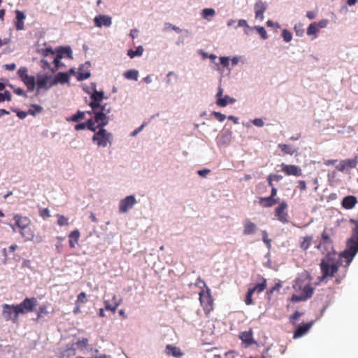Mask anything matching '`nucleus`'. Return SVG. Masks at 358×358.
Returning a JSON list of instances; mask_svg holds the SVG:
<instances>
[{
  "label": "nucleus",
  "instance_id": "f257e3e1",
  "mask_svg": "<svg viewBox=\"0 0 358 358\" xmlns=\"http://www.w3.org/2000/svg\"><path fill=\"white\" fill-rule=\"evenodd\" d=\"M293 288L296 292H299V294H292L291 297V301L299 302L304 301L312 297L314 293V288L310 283H306L303 280L297 279L295 284L293 285Z\"/></svg>",
  "mask_w": 358,
  "mask_h": 358
},
{
  "label": "nucleus",
  "instance_id": "f03ea898",
  "mask_svg": "<svg viewBox=\"0 0 358 358\" xmlns=\"http://www.w3.org/2000/svg\"><path fill=\"white\" fill-rule=\"evenodd\" d=\"M94 115V124L97 129L103 128L109 122V117L108 114L110 113V108H106V104L103 105L101 107L92 108Z\"/></svg>",
  "mask_w": 358,
  "mask_h": 358
},
{
  "label": "nucleus",
  "instance_id": "7ed1b4c3",
  "mask_svg": "<svg viewBox=\"0 0 358 358\" xmlns=\"http://www.w3.org/2000/svg\"><path fill=\"white\" fill-rule=\"evenodd\" d=\"M206 287V289H201L199 294V301L203 310L206 315H209L210 313L214 308V301L212 297L210 289L207 287L205 282L199 279Z\"/></svg>",
  "mask_w": 358,
  "mask_h": 358
},
{
  "label": "nucleus",
  "instance_id": "20e7f679",
  "mask_svg": "<svg viewBox=\"0 0 358 358\" xmlns=\"http://www.w3.org/2000/svg\"><path fill=\"white\" fill-rule=\"evenodd\" d=\"M37 304L36 298L26 297L20 304L16 305L15 317L19 316L20 314H25L34 311Z\"/></svg>",
  "mask_w": 358,
  "mask_h": 358
},
{
  "label": "nucleus",
  "instance_id": "39448f33",
  "mask_svg": "<svg viewBox=\"0 0 358 358\" xmlns=\"http://www.w3.org/2000/svg\"><path fill=\"white\" fill-rule=\"evenodd\" d=\"M92 136V141L96 143L99 147L106 148L108 144L111 143L113 135L104 128L99 129L98 131H94Z\"/></svg>",
  "mask_w": 358,
  "mask_h": 358
},
{
  "label": "nucleus",
  "instance_id": "423d86ee",
  "mask_svg": "<svg viewBox=\"0 0 358 358\" xmlns=\"http://www.w3.org/2000/svg\"><path fill=\"white\" fill-rule=\"evenodd\" d=\"M331 262V261L329 257H326L322 259L320 264L322 273V279H324L328 277H333L334 274L338 271L339 264H334Z\"/></svg>",
  "mask_w": 358,
  "mask_h": 358
},
{
  "label": "nucleus",
  "instance_id": "0eeeda50",
  "mask_svg": "<svg viewBox=\"0 0 358 358\" xmlns=\"http://www.w3.org/2000/svg\"><path fill=\"white\" fill-rule=\"evenodd\" d=\"M19 233L24 242L34 241L35 243H39L42 242L43 239V236L40 235L36 236L35 227L32 224H29L27 227H24V229H23Z\"/></svg>",
  "mask_w": 358,
  "mask_h": 358
},
{
  "label": "nucleus",
  "instance_id": "6e6552de",
  "mask_svg": "<svg viewBox=\"0 0 358 358\" xmlns=\"http://www.w3.org/2000/svg\"><path fill=\"white\" fill-rule=\"evenodd\" d=\"M14 224L12 226L14 231L20 232L24 227H28L31 224V220L26 216H22L20 214H15L13 216Z\"/></svg>",
  "mask_w": 358,
  "mask_h": 358
},
{
  "label": "nucleus",
  "instance_id": "1a4fd4ad",
  "mask_svg": "<svg viewBox=\"0 0 358 358\" xmlns=\"http://www.w3.org/2000/svg\"><path fill=\"white\" fill-rule=\"evenodd\" d=\"M358 252V242L350 238L347 243V249L342 253V257L351 262Z\"/></svg>",
  "mask_w": 358,
  "mask_h": 358
},
{
  "label": "nucleus",
  "instance_id": "9d476101",
  "mask_svg": "<svg viewBox=\"0 0 358 358\" xmlns=\"http://www.w3.org/2000/svg\"><path fill=\"white\" fill-rule=\"evenodd\" d=\"M287 207V203L285 201H282L280 203L279 206L275 209V216L278 221L283 224L288 222Z\"/></svg>",
  "mask_w": 358,
  "mask_h": 358
},
{
  "label": "nucleus",
  "instance_id": "9b49d317",
  "mask_svg": "<svg viewBox=\"0 0 358 358\" xmlns=\"http://www.w3.org/2000/svg\"><path fill=\"white\" fill-rule=\"evenodd\" d=\"M15 307L16 305L3 304L2 308V315L6 321L12 320L16 322L18 320V316L15 318Z\"/></svg>",
  "mask_w": 358,
  "mask_h": 358
},
{
  "label": "nucleus",
  "instance_id": "f8f14e48",
  "mask_svg": "<svg viewBox=\"0 0 358 358\" xmlns=\"http://www.w3.org/2000/svg\"><path fill=\"white\" fill-rule=\"evenodd\" d=\"M280 166H281V171L286 176H293L299 177L302 175L301 169L296 165L285 164L282 163L280 165Z\"/></svg>",
  "mask_w": 358,
  "mask_h": 358
},
{
  "label": "nucleus",
  "instance_id": "ddd939ff",
  "mask_svg": "<svg viewBox=\"0 0 358 358\" xmlns=\"http://www.w3.org/2000/svg\"><path fill=\"white\" fill-rule=\"evenodd\" d=\"M136 203V200L134 196H127L120 201L119 211L120 213H127Z\"/></svg>",
  "mask_w": 358,
  "mask_h": 358
},
{
  "label": "nucleus",
  "instance_id": "4468645a",
  "mask_svg": "<svg viewBox=\"0 0 358 358\" xmlns=\"http://www.w3.org/2000/svg\"><path fill=\"white\" fill-rule=\"evenodd\" d=\"M103 98L104 94L103 92L94 90L90 96L91 101L90 102L89 106L91 108L101 107L103 105H101L100 103L103 101Z\"/></svg>",
  "mask_w": 358,
  "mask_h": 358
},
{
  "label": "nucleus",
  "instance_id": "2eb2a0df",
  "mask_svg": "<svg viewBox=\"0 0 358 358\" xmlns=\"http://www.w3.org/2000/svg\"><path fill=\"white\" fill-rule=\"evenodd\" d=\"M43 55L45 57L50 55L52 57L53 63L55 64V68L51 69L52 73L55 72L58 69L63 65L61 62V59L62 58V55H55V52L50 49H45L43 50Z\"/></svg>",
  "mask_w": 358,
  "mask_h": 358
},
{
  "label": "nucleus",
  "instance_id": "dca6fc26",
  "mask_svg": "<svg viewBox=\"0 0 358 358\" xmlns=\"http://www.w3.org/2000/svg\"><path fill=\"white\" fill-rule=\"evenodd\" d=\"M52 79L51 76H38L37 77V87L38 90L41 89H48L54 85L51 84Z\"/></svg>",
  "mask_w": 358,
  "mask_h": 358
},
{
  "label": "nucleus",
  "instance_id": "f3484780",
  "mask_svg": "<svg viewBox=\"0 0 358 358\" xmlns=\"http://www.w3.org/2000/svg\"><path fill=\"white\" fill-rule=\"evenodd\" d=\"M122 299H118L115 294H113L112 296L111 301L108 300L104 301L105 309L107 310L112 311L115 313L117 308V307L121 304Z\"/></svg>",
  "mask_w": 358,
  "mask_h": 358
},
{
  "label": "nucleus",
  "instance_id": "a211bd4d",
  "mask_svg": "<svg viewBox=\"0 0 358 358\" xmlns=\"http://www.w3.org/2000/svg\"><path fill=\"white\" fill-rule=\"evenodd\" d=\"M333 236H334L333 229L325 228L321 234L322 242L318 245L317 248H319L320 245L321 244H324L328 246L331 245L333 244V240L331 238Z\"/></svg>",
  "mask_w": 358,
  "mask_h": 358
},
{
  "label": "nucleus",
  "instance_id": "6ab92c4d",
  "mask_svg": "<svg viewBox=\"0 0 358 358\" xmlns=\"http://www.w3.org/2000/svg\"><path fill=\"white\" fill-rule=\"evenodd\" d=\"M165 353L168 356H172L175 358H181L184 353L180 348L168 344L165 347Z\"/></svg>",
  "mask_w": 358,
  "mask_h": 358
},
{
  "label": "nucleus",
  "instance_id": "aec40b11",
  "mask_svg": "<svg viewBox=\"0 0 358 358\" xmlns=\"http://www.w3.org/2000/svg\"><path fill=\"white\" fill-rule=\"evenodd\" d=\"M314 322L311 321L306 324L299 325L294 332V338H298L306 334L313 325Z\"/></svg>",
  "mask_w": 358,
  "mask_h": 358
},
{
  "label": "nucleus",
  "instance_id": "412c9836",
  "mask_svg": "<svg viewBox=\"0 0 358 358\" xmlns=\"http://www.w3.org/2000/svg\"><path fill=\"white\" fill-rule=\"evenodd\" d=\"M94 24L97 27H101L102 26L110 27L112 23L111 17L105 15H100L94 19Z\"/></svg>",
  "mask_w": 358,
  "mask_h": 358
},
{
  "label": "nucleus",
  "instance_id": "4be33fe9",
  "mask_svg": "<svg viewBox=\"0 0 358 358\" xmlns=\"http://www.w3.org/2000/svg\"><path fill=\"white\" fill-rule=\"evenodd\" d=\"M267 6L266 3L262 2V1H259L255 4V17L257 19H259L260 20H263L264 19V13L266 11Z\"/></svg>",
  "mask_w": 358,
  "mask_h": 358
},
{
  "label": "nucleus",
  "instance_id": "5701e85b",
  "mask_svg": "<svg viewBox=\"0 0 358 358\" xmlns=\"http://www.w3.org/2000/svg\"><path fill=\"white\" fill-rule=\"evenodd\" d=\"M357 203L356 196L350 195L343 198L341 205L343 208L347 210L352 209Z\"/></svg>",
  "mask_w": 358,
  "mask_h": 358
},
{
  "label": "nucleus",
  "instance_id": "b1692460",
  "mask_svg": "<svg viewBox=\"0 0 358 358\" xmlns=\"http://www.w3.org/2000/svg\"><path fill=\"white\" fill-rule=\"evenodd\" d=\"M16 17L15 21V26L17 30H23L24 29V21L26 18L23 12L17 10L15 11Z\"/></svg>",
  "mask_w": 358,
  "mask_h": 358
},
{
  "label": "nucleus",
  "instance_id": "393cba45",
  "mask_svg": "<svg viewBox=\"0 0 358 358\" xmlns=\"http://www.w3.org/2000/svg\"><path fill=\"white\" fill-rule=\"evenodd\" d=\"M257 225L249 220H245L243 223V231L244 235H251L257 231Z\"/></svg>",
  "mask_w": 358,
  "mask_h": 358
},
{
  "label": "nucleus",
  "instance_id": "a878e982",
  "mask_svg": "<svg viewBox=\"0 0 358 358\" xmlns=\"http://www.w3.org/2000/svg\"><path fill=\"white\" fill-rule=\"evenodd\" d=\"M80 234L79 230L75 229L69 234V243L71 248H74L78 245Z\"/></svg>",
  "mask_w": 358,
  "mask_h": 358
},
{
  "label": "nucleus",
  "instance_id": "bb28decb",
  "mask_svg": "<svg viewBox=\"0 0 358 358\" xmlns=\"http://www.w3.org/2000/svg\"><path fill=\"white\" fill-rule=\"evenodd\" d=\"M278 200L279 199H272L270 196L259 197V203L264 208H271L278 203Z\"/></svg>",
  "mask_w": 358,
  "mask_h": 358
},
{
  "label": "nucleus",
  "instance_id": "cd10ccee",
  "mask_svg": "<svg viewBox=\"0 0 358 358\" xmlns=\"http://www.w3.org/2000/svg\"><path fill=\"white\" fill-rule=\"evenodd\" d=\"M70 76L68 73L59 72L58 73L55 78L51 81L52 85H56L57 83H66L69 80Z\"/></svg>",
  "mask_w": 358,
  "mask_h": 358
},
{
  "label": "nucleus",
  "instance_id": "c85d7f7f",
  "mask_svg": "<svg viewBox=\"0 0 358 358\" xmlns=\"http://www.w3.org/2000/svg\"><path fill=\"white\" fill-rule=\"evenodd\" d=\"M87 128L89 130L92 131H96V127L94 124V121L92 119H89L86 122L80 123L75 126V129L77 131L85 129Z\"/></svg>",
  "mask_w": 358,
  "mask_h": 358
},
{
  "label": "nucleus",
  "instance_id": "c756f323",
  "mask_svg": "<svg viewBox=\"0 0 358 358\" xmlns=\"http://www.w3.org/2000/svg\"><path fill=\"white\" fill-rule=\"evenodd\" d=\"M240 338L243 343H246L247 345H251L253 343H255L252 338V330L242 332L240 335Z\"/></svg>",
  "mask_w": 358,
  "mask_h": 358
},
{
  "label": "nucleus",
  "instance_id": "7c9ffc66",
  "mask_svg": "<svg viewBox=\"0 0 358 358\" xmlns=\"http://www.w3.org/2000/svg\"><path fill=\"white\" fill-rule=\"evenodd\" d=\"M313 239V236H306L301 238L300 248L303 250L306 251L311 245Z\"/></svg>",
  "mask_w": 358,
  "mask_h": 358
},
{
  "label": "nucleus",
  "instance_id": "2f4dec72",
  "mask_svg": "<svg viewBox=\"0 0 358 358\" xmlns=\"http://www.w3.org/2000/svg\"><path fill=\"white\" fill-rule=\"evenodd\" d=\"M266 279L262 277L261 281L258 284L255 285L252 288L249 289L250 291H252V293L255 292L261 293L262 292L266 287Z\"/></svg>",
  "mask_w": 358,
  "mask_h": 358
},
{
  "label": "nucleus",
  "instance_id": "473e14b6",
  "mask_svg": "<svg viewBox=\"0 0 358 358\" xmlns=\"http://www.w3.org/2000/svg\"><path fill=\"white\" fill-rule=\"evenodd\" d=\"M234 98L229 97L228 95L224 96L222 98H218L216 101V103L220 107H225L228 103H233L235 102Z\"/></svg>",
  "mask_w": 358,
  "mask_h": 358
},
{
  "label": "nucleus",
  "instance_id": "72a5a7b5",
  "mask_svg": "<svg viewBox=\"0 0 358 358\" xmlns=\"http://www.w3.org/2000/svg\"><path fill=\"white\" fill-rule=\"evenodd\" d=\"M24 85L27 86V90L30 92L34 91L36 87L35 78L33 76H29L24 80H22Z\"/></svg>",
  "mask_w": 358,
  "mask_h": 358
},
{
  "label": "nucleus",
  "instance_id": "f704fd0d",
  "mask_svg": "<svg viewBox=\"0 0 358 358\" xmlns=\"http://www.w3.org/2000/svg\"><path fill=\"white\" fill-rule=\"evenodd\" d=\"M57 55H62L63 57L72 58V51L69 47L60 48L57 50Z\"/></svg>",
  "mask_w": 358,
  "mask_h": 358
},
{
  "label": "nucleus",
  "instance_id": "c9c22d12",
  "mask_svg": "<svg viewBox=\"0 0 358 358\" xmlns=\"http://www.w3.org/2000/svg\"><path fill=\"white\" fill-rule=\"evenodd\" d=\"M48 308H47V306L45 305H42L41 306L37 312H36V321H38L40 319H41L42 317L46 316L48 315Z\"/></svg>",
  "mask_w": 358,
  "mask_h": 358
},
{
  "label": "nucleus",
  "instance_id": "e433bc0d",
  "mask_svg": "<svg viewBox=\"0 0 358 358\" xmlns=\"http://www.w3.org/2000/svg\"><path fill=\"white\" fill-rule=\"evenodd\" d=\"M85 112L78 110L76 114L72 115L70 117L66 118V121L68 122H78L80 120H83L85 118Z\"/></svg>",
  "mask_w": 358,
  "mask_h": 358
},
{
  "label": "nucleus",
  "instance_id": "4c0bfd02",
  "mask_svg": "<svg viewBox=\"0 0 358 358\" xmlns=\"http://www.w3.org/2000/svg\"><path fill=\"white\" fill-rule=\"evenodd\" d=\"M124 76L129 80H137L138 77V72L134 69L129 70L124 73Z\"/></svg>",
  "mask_w": 358,
  "mask_h": 358
},
{
  "label": "nucleus",
  "instance_id": "58836bf2",
  "mask_svg": "<svg viewBox=\"0 0 358 358\" xmlns=\"http://www.w3.org/2000/svg\"><path fill=\"white\" fill-rule=\"evenodd\" d=\"M347 169H354L358 163V157L355 156L353 159H348L343 160Z\"/></svg>",
  "mask_w": 358,
  "mask_h": 358
},
{
  "label": "nucleus",
  "instance_id": "ea45409f",
  "mask_svg": "<svg viewBox=\"0 0 358 358\" xmlns=\"http://www.w3.org/2000/svg\"><path fill=\"white\" fill-rule=\"evenodd\" d=\"M278 147L285 154L292 155L295 152L290 145L287 144H279Z\"/></svg>",
  "mask_w": 358,
  "mask_h": 358
},
{
  "label": "nucleus",
  "instance_id": "a19ab883",
  "mask_svg": "<svg viewBox=\"0 0 358 358\" xmlns=\"http://www.w3.org/2000/svg\"><path fill=\"white\" fill-rule=\"evenodd\" d=\"M42 110L43 108L41 106L37 104H32L28 110V113L32 115H35L37 113H41Z\"/></svg>",
  "mask_w": 358,
  "mask_h": 358
},
{
  "label": "nucleus",
  "instance_id": "79ce46f5",
  "mask_svg": "<svg viewBox=\"0 0 358 358\" xmlns=\"http://www.w3.org/2000/svg\"><path fill=\"white\" fill-rule=\"evenodd\" d=\"M143 48L142 46H138L136 50H129L128 51L127 55L133 58L136 56H141L143 54Z\"/></svg>",
  "mask_w": 358,
  "mask_h": 358
},
{
  "label": "nucleus",
  "instance_id": "37998d69",
  "mask_svg": "<svg viewBox=\"0 0 358 358\" xmlns=\"http://www.w3.org/2000/svg\"><path fill=\"white\" fill-rule=\"evenodd\" d=\"M318 31L317 24L315 22L311 23L307 29V34L308 36L315 35Z\"/></svg>",
  "mask_w": 358,
  "mask_h": 358
},
{
  "label": "nucleus",
  "instance_id": "c03bdc74",
  "mask_svg": "<svg viewBox=\"0 0 358 358\" xmlns=\"http://www.w3.org/2000/svg\"><path fill=\"white\" fill-rule=\"evenodd\" d=\"M282 287V285L280 282H277L272 288H271L270 289H268L267 292H266V295H267V298L268 299H270L271 295L276 291H279L280 289Z\"/></svg>",
  "mask_w": 358,
  "mask_h": 358
},
{
  "label": "nucleus",
  "instance_id": "a18cd8bd",
  "mask_svg": "<svg viewBox=\"0 0 358 358\" xmlns=\"http://www.w3.org/2000/svg\"><path fill=\"white\" fill-rule=\"evenodd\" d=\"M57 224L60 227L69 225V219L62 215H57Z\"/></svg>",
  "mask_w": 358,
  "mask_h": 358
},
{
  "label": "nucleus",
  "instance_id": "49530a36",
  "mask_svg": "<svg viewBox=\"0 0 358 358\" xmlns=\"http://www.w3.org/2000/svg\"><path fill=\"white\" fill-rule=\"evenodd\" d=\"M17 74L22 81L23 80H24V78L29 76L27 68L20 67L17 71Z\"/></svg>",
  "mask_w": 358,
  "mask_h": 358
},
{
  "label": "nucleus",
  "instance_id": "de8ad7c7",
  "mask_svg": "<svg viewBox=\"0 0 358 358\" xmlns=\"http://www.w3.org/2000/svg\"><path fill=\"white\" fill-rule=\"evenodd\" d=\"M17 74L22 81L23 80H24V78L29 76L27 68L20 67L17 71Z\"/></svg>",
  "mask_w": 358,
  "mask_h": 358
},
{
  "label": "nucleus",
  "instance_id": "09e8293b",
  "mask_svg": "<svg viewBox=\"0 0 358 358\" xmlns=\"http://www.w3.org/2000/svg\"><path fill=\"white\" fill-rule=\"evenodd\" d=\"M73 345H76L80 349L83 350L86 348V347L88 345V339L86 338H83L81 340L78 341Z\"/></svg>",
  "mask_w": 358,
  "mask_h": 358
},
{
  "label": "nucleus",
  "instance_id": "8fccbe9b",
  "mask_svg": "<svg viewBox=\"0 0 358 358\" xmlns=\"http://www.w3.org/2000/svg\"><path fill=\"white\" fill-rule=\"evenodd\" d=\"M215 14V10L213 8H205L202 11V15L203 18H208V17H213Z\"/></svg>",
  "mask_w": 358,
  "mask_h": 358
},
{
  "label": "nucleus",
  "instance_id": "3c124183",
  "mask_svg": "<svg viewBox=\"0 0 358 358\" xmlns=\"http://www.w3.org/2000/svg\"><path fill=\"white\" fill-rule=\"evenodd\" d=\"M12 99V95L8 91H5L3 93H0V102L8 101H10Z\"/></svg>",
  "mask_w": 358,
  "mask_h": 358
},
{
  "label": "nucleus",
  "instance_id": "603ef678",
  "mask_svg": "<svg viewBox=\"0 0 358 358\" xmlns=\"http://www.w3.org/2000/svg\"><path fill=\"white\" fill-rule=\"evenodd\" d=\"M87 302V294L85 292H81L78 295L76 304L85 303Z\"/></svg>",
  "mask_w": 358,
  "mask_h": 358
},
{
  "label": "nucleus",
  "instance_id": "864d4df0",
  "mask_svg": "<svg viewBox=\"0 0 358 358\" xmlns=\"http://www.w3.org/2000/svg\"><path fill=\"white\" fill-rule=\"evenodd\" d=\"M282 37L285 42H289L292 38V35L287 29H283L282 31Z\"/></svg>",
  "mask_w": 358,
  "mask_h": 358
},
{
  "label": "nucleus",
  "instance_id": "5fc2aeb1",
  "mask_svg": "<svg viewBox=\"0 0 358 358\" xmlns=\"http://www.w3.org/2000/svg\"><path fill=\"white\" fill-rule=\"evenodd\" d=\"M90 73L89 71L86 72H80L79 71L77 75V80L79 81H82L86 80L90 77Z\"/></svg>",
  "mask_w": 358,
  "mask_h": 358
},
{
  "label": "nucleus",
  "instance_id": "6e6d98bb",
  "mask_svg": "<svg viewBox=\"0 0 358 358\" xmlns=\"http://www.w3.org/2000/svg\"><path fill=\"white\" fill-rule=\"evenodd\" d=\"M255 29L263 39H266L268 38L266 31L263 27L257 26L255 27Z\"/></svg>",
  "mask_w": 358,
  "mask_h": 358
},
{
  "label": "nucleus",
  "instance_id": "4d7b16f0",
  "mask_svg": "<svg viewBox=\"0 0 358 358\" xmlns=\"http://www.w3.org/2000/svg\"><path fill=\"white\" fill-rule=\"evenodd\" d=\"M212 115L219 122H223L226 119V115L220 112L213 111Z\"/></svg>",
  "mask_w": 358,
  "mask_h": 358
},
{
  "label": "nucleus",
  "instance_id": "13d9d810",
  "mask_svg": "<svg viewBox=\"0 0 358 358\" xmlns=\"http://www.w3.org/2000/svg\"><path fill=\"white\" fill-rule=\"evenodd\" d=\"M252 294H253L252 291H250V289H248L247 294H246L245 299V302L246 305L249 306V305L253 304V300L252 299Z\"/></svg>",
  "mask_w": 358,
  "mask_h": 358
},
{
  "label": "nucleus",
  "instance_id": "bf43d9fd",
  "mask_svg": "<svg viewBox=\"0 0 358 358\" xmlns=\"http://www.w3.org/2000/svg\"><path fill=\"white\" fill-rule=\"evenodd\" d=\"M10 87H11L13 90V92L15 94L19 96H27L26 94L24 93V90L22 88L20 87H14L13 85H9Z\"/></svg>",
  "mask_w": 358,
  "mask_h": 358
},
{
  "label": "nucleus",
  "instance_id": "052dcab7",
  "mask_svg": "<svg viewBox=\"0 0 358 358\" xmlns=\"http://www.w3.org/2000/svg\"><path fill=\"white\" fill-rule=\"evenodd\" d=\"M40 64L41 67L44 70L51 69L50 64L48 60L43 59L41 60Z\"/></svg>",
  "mask_w": 358,
  "mask_h": 358
},
{
  "label": "nucleus",
  "instance_id": "680f3d73",
  "mask_svg": "<svg viewBox=\"0 0 358 358\" xmlns=\"http://www.w3.org/2000/svg\"><path fill=\"white\" fill-rule=\"evenodd\" d=\"M302 315V313L298 310L295 311L294 314L290 317V322L293 324H296V320Z\"/></svg>",
  "mask_w": 358,
  "mask_h": 358
},
{
  "label": "nucleus",
  "instance_id": "e2e57ef3",
  "mask_svg": "<svg viewBox=\"0 0 358 358\" xmlns=\"http://www.w3.org/2000/svg\"><path fill=\"white\" fill-rule=\"evenodd\" d=\"M350 238L358 242V224H355V227L353 229Z\"/></svg>",
  "mask_w": 358,
  "mask_h": 358
},
{
  "label": "nucleus",
  "instance_id": "0e129e2a",
  "mask_svg": "<svg viewBox=\"0 0 358 358\" xmlns=\"http://www.w3.org/2000/svg\"><path fill=\"white\" fill-rule=\"evenodd\" d=\"M39 215L43 219H45L48 217H50V211L48 208H43L40 210Z\"/></svg>",
  "mask_w": 358,
  "mask_h": 358
},
{
  "label": "nucleus",
  "instance_id": "69168bd1",
  "mask_svg": "<svg viewBox=\"0 0 358 358\" xmlns=\"http://www.w3.org/2000/svg\"><path fill=\"white\" fill-rule=\"evenodd\" d=\"M273 181L279 182L282 179V176L278 174L271 173L269 175Z\"/></svg>",
  "mask_w": 358,
  "mask_h": 358
},
{
  "label": "nucleus",
  "instance_id": "338daca9",
  "mask_svg": "<svg viewBox=\"0 0 358 358\" xmlns=\"http://www.w3.org/2000/svg\"><path fill=\"white\" fill-rule=\"evenodd\" d=\"M252 123L257 126V127H263L264 126V122L260 118H256L252 121Z\"/></svg>",
  "mask_w": 358,
  "mask_h": 358
},
{
  "label": "nucleus",
  "instance_id": "774afa93",
  "mask_svg": "<svg viewBox=\"0 0 358 358\" xmlns=\"http://www.w3.org/2000/svg\"><path fill=\"white\" fill-rule=\"evenodd\" d=\"M327 24H328L327 20H322L317 24V28L318 27L324 28L327 27Z\"/></svg>",
  "mask_w": 358,
  "mask_h": 358
}]
</instances>
